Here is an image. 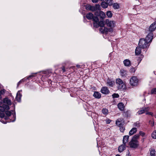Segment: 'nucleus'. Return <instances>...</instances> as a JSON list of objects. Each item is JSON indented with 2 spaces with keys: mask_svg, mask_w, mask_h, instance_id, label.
Instances as JSON below:
<instances>
[{
  "mask_svg": "<svg viewBox=\"0 0 156 156\" xmlns=\"http://www.w3.org/2000/svg\"><path fill=\"white\" fill-rule=\"evenodd\" d=\"M113 7L115 9H118L119 7V5L117 3H114L113 4Z\"/></svg>",
  "mask_w": 156,
  "mask_h": 156,
  "instance_id": "28",
  "label": "nucleus"
},
{
  "mask_svg": "<svg viewBox=\"0 0 156 156\" xmlns=\"http://www.w3.org/2000/svg\"><path fill=\"white\" fill-rule=\"evenodd\" d=\"M94 96L96 98H100L101 97V94L98 91H95L93 94Z\"/></svg>",
  "mask_w": 156,
  "mask_h": 156,
  "instance_id": "21",
  "label": "nucleus"
},
{
  "mask_svg": "<svg viewBox=\"0 0 156 156\" xmlns=\"http://www.w3.org/2000/svg\"><path fill=\"white\" fill-rule=\"evenodd\" d=\"M95 16H94L93 14L91 13H89L86 15V17L88 20L92 19L93 21V18Z\"/></svg>",
  "mask_w": 156,
  "mask_h": 156,
  "instance_id": "24",
  "label": "nucleus"
},
{
  "mask_svg": "<svg viewBox=\"0 0 156 156\" xmlns=\"http://www.w3.org/2000/svg\"><path fill=\"white\" fill-rule=\"evenodd\" d=\"M149 109L148 107H143L139 110L137 112V114L141 115L143 114L146 112L148 111Z\"/></svg>",
  "mask_w": 156,
  "mask_h": 156,
  "instance_id": "8",
  "label": "nucleus"
},
{
  "mask_svg": "<svg viewBox=\"0 0 156 156\" xmlns=\"http://www.w3.org/2000/svg\"><path fill=\"white\" fill-rule=\"evenodd\" d=\"M128 156H130L128 155Z\"/></svg>",
  "mask_w": 156,
  "mask_h": 156,
  "instance_id": "57",
  "label": "nucleus"
},
{
  "mask_svg": "<svg viewBox=\"0 0 156 156\" xmlns=\"http://www.w3.org/2000/svg\"><path fill=\"white\" fill-rule=\"evenodd\" d=\"M130 71L132 73H134L135 71V69L133 67L131 68L130 69Z\"/></svg>",
  "mask_w": 156,
  "mask_h": 156,
  "instance_id": "45",
  "label": "nucleus"
},
{
  "mask_svg": "<svg viewBox=\"0 0 156 156\" xmlns=\"http://www.w3.org/2000/svg\"><path fill=\"white\" fill-rule=\"evenodd\" d=\"M126 145L123 144L119 146L118 148V151L120 152H122L125 149H126Z\"/></svg>",
  "mask_w": 156,
  "mask_h": 156,
  "instance_id": "17",
  "label": "nucleus"
},
{
  "mask_svg": "<svg viewBox=\"0 0 156 156\" xmlns=\"http://www.w3.org/2000/svg\"><path fill=\"white\" fill-rule=\"evenodd\" d=\"M152 113L150 112H148L146 113V114L147 115H152Z\"/></svg>",
  "mask_w": 156,
  "mask_h": 156,
  "instance_id": "48",
  "label": "nucleus"
},
{
  "mask_svg": "<svg viewBox=\"0 0 156 156\" xmlns=\"http://www.w3.org/2000/svg\"><path fill=\"white\" fill-rule=\"evenodd\" d=\"M139 134L140 135V136L141 135L142 136H144L145 135V133L142 131H140V132Z\"/></svg>",
  "mask_w": 156,
  "mask_h": 156,
  "instance_id": "42",
  "label": "nucleus"
},
{
  "mask_svg": "<svg viewBox=\"0 0 156 156\" xmlns=\"http://www.w3.org/2000/svg\"><path fill=\"white\" fill-rule=\"evenodd\" d=\"M138 80L136 76L132 77L130 80V83L131 86H136L138 83Z\"/></svg>",
  "mask_w": 156,
  "mask_h": 156,
  "instance_id": "5",
  "label": "nucleus"
},
{
  "mask_svg": "<svg viewBox=\"0 0 156 156\" xmlns=\"http://www.w3.org/2000/svg\"><path fill=\"white\" fill-rule=\"evenodd\" d=\"M124 122V121L122 119H119L116 121V124L118 126H121Z\"/></svg>",
  "mask_w": 156,
  "mask_h": 156,
  "instance_id": "16",
  "label": "nucleus"
},
{
  "mask_svg": "<svg viewBox=\"0 0 156 156\" xmlns=\"http://www.w3.org/2000/svg\"><path fill=\"white\" fill-rule=\"evenodd\" d=\"M140 136L139 134H137L135 135L132 138V139L133 140H137V139H138Z\"/></svg>",
  "mask_w": 156,
  "mask_h": 156,
  "instance_id": "32",
  "label": "nucleus"
},
{
  "mask_svg": "<svg viewBox=\"0 0 156 156\" xmlns=\"http://www.w3.org/2000/svg\"><path fill=\"white\" fill-rule=\"evenodd\" d=\"M100 9V5L98 4H96L95 5H91L90 11H94L99 10Z\"/></svg>",
  "mask_w": 156,
  "mask_h": 156,
  "instance_id": "11",
  "label": "nucleus"
},
{
  "mask_svg": "<svg viewBox=\"0 0 156 156\" xmlns=\"http://www.w3.org/2000/svg\"><path fill=\"white\" fill-rule=\"evenodd\" d=\"M34 76V74H32V75L29 76L27 79L28 80L32 78Z\"/></svg>",
  "mask_w": 156,
  "mask_h": 156,
  "instance_id": "44",
  "label": "nucleus"
},
{
  "mask_svg": "<svg viewBox=\"0 0 156 156\" xmlns=\"http://www.w3.org/2000/svg\"><path fill=\"white\" fill-rule=\"evenodd\" d=\"M62 70L63 71V72H64L66 71V70L65 69V68L64 67H63L62 68Z\"/></svg>",
  "mask_w": 156,
  "mask_h": 156,
  "instance_id": "52",
  "label": "nucleus"
},
{
  "mask_svg": "<svg viewBox=\"0 0 156 156\" xmlns=\"http://www.w3.org/2000/svg\"><path fill=\"white\" fill-rule=\"evenodd\" d=\"M115 83L114 81H112L109 79L107 80L106 84L107 86L110 87H112L115 85Z\"/></svg>",
  "mask_w": 156,
  "mask_h": 156,
  "instance_id": "14",
  "label": "nucleus"
},
{
  "mask_svg": "<svg viewBox=\"0 0 156 156\" xmlns=\"http://www.w3.org/2000/svg\"><path fill=\"white\" fill-rule=\"evenodd\" d=\"M141 60H142V58H141L139 57V58H138V65H139V64L140 63V62H141Z\"/></svg>",
  "mask_w": 156,
  "mask_h": 156,
  "instance_id": "47",
  "label": "nucleus"
},
{
  "mask_svg": "<svg viewBox=\"0 0 156 156\" xmlns=\"http://www.w3.org/2000/svg\"><path fill=\"white\" fill-rule=\"evenodd\" d=\"M3 102L4 103L6 104L7 105H10L12 104V102L8 98H6L3 100Z\"/></svg>",
  "mask_w": 156,
  "mask_h": 156,
  "instance_id": "18",
  "label": "nucleus"
},
{
  "mask_svg": "<svg viewBox=\"0 0 156 156\" xmlns=\"http://www.w3.org/2000/svg\"><path fill=\"white\" fill-rule=\"evenodd\" d=\"M102 113L104 115H107L108 113V110L106 108H103L102 110Z\"/></svg>",
  "mask_w": 156,
  "mask_h": 156,
  "instance_id": "31",
  "label": "nucleus"
},
{
  "mask_svg": "<svg viewBox=\"0 0 156 156\" xmlns=\"http://www.w3.org/2000/svg\"><path fill=\"white\" fill-rule=\"evenodd\" d=\"M139 123L137 122L134 123V126L137 127H139L140 126Z\"/></svg>",
  "mask_w": 156,
  "mask_h": 156,
  "instance_id": "43",
  "label": "nucleus"
},
{
  "mask_svg": "<svg viewBox=\"0 0 156 156\" xmlns=\"http://www.w3.org/2000/svg\"><path fill=\"white\" fill-rule=\"evenodd\" d=\"M112 97L113 98H119V96L118 94H114L112 95Z\"/></svg>",
  "mask_w": 156,
  "mask_h": 156,
  "instance_id": "37",
  "label": "nucleus"
},
{
  "mask_svg": "<svg viewBox=\"0 0 156 156\" xmlns=\"http://www.w3.org/2000/svg\"><path fill=\"white\" fill-rule=\"evenodd\" d=\"M107 3H108V4L109 5H111L112 4V2L111 0H107Z\"/></svg>",
  "mask_w": 156,
  "mask_h": 156,
  "instance_id": "39",
  "label": "nucleus"
},
{
  "mask_svg": "<svg viewBox=\"0 0 156 156\" xmlns=\"http://www.w3.org/2000/svg\"><path fill=\"white\" fill-rule=\"evenodd\" d=\"M41 75H42V77L46 76V77H48L50 76V74L51 73V72L49 70H47L41 72Z\"/></svg>",
  "mask_w": 156,
  "mask_h": 156,
  "instance_id": "9",
  "label": "nucleus"
},
{
  "mask_svg": "<svg viewBox=\"0 0 156 156\" xmlns=\"http://www.w3.org/2000/svg\"><path fill=\"white\" fill-rule=\"evenodd\" d=\"M100 31L102 33H104L105 32H107L108 29L105 28V27H104L103 28H102L100 29Z\"/></svg>",
  "mask_w": 156,
  "mask_h": 156,
  "instance_id": "29",
  "label": "nucleus"
},
{
  "mask_svg": "<svg viewBox=\"0 0 156 156\" xmlns=\"http://www.w3.org/2000/svg\"><path fill=\"white\" fill-rule=\"evenodd\" d=\"M151 94H156V88H154L151 90Z\"/></svg>",
  "mask_w": 156,
  "mask_h": 156,
  "instance_id": "36",
  "label": "nucleus"
},
{
  "mask_svg": "<svg viewBox=\"0 0 156 156\" xmlns=\"http://www.w3.org/2000/svg\"><path fill=\"white\" fill-rule=\"evenodd\" d=\"M129 146L130 147L135 148L137 147L138 144V141L137 140H133L132 139L131 141L129 143Z\"/></svg>",
  "mask_w": 156,
  "mask_h": 156,
  "instance_id": "6",
  "label": "nucleus"
},
{
  "mask_svg": "<svg viewBox=\"0 0 156 156\" xmlns=\"http://www.w3.org/2000/svg\"><path fill=\"white\" fill-rule=\"evenodd\" d=\"M128 72L126 70L124 69H122L120 71V73L121 76L123 77H125L127 75Z\"/></svg>",
  "mask_w": 156,
  "mask_h": 156,
  "instance_id": "13",
  "label": "nucleus"
},
{
  "mask_svg": "<svg viewBox=\"0 0 156 156\" xmlns=\"http://www.w3.org/2000/svg\"><path fill=\"white\" fill-rule=\"evenodd\" d=\"M153 33H149L146 37L145 39H140L138 43L139 46L142 48L144 49L148 48L150 45L153 38Z\"/></svg>",
  "mask_w": 156,
  "mask_h": 156,
  "instance_id": "1",
  "label": "nucleus"
},
{
  "mask_svg": "<svg viewBox=\"0 0 156 156\" xmlns=\"http://www.w3.org/2000/svg\"><path fill=\"white\" fill-rule=\"evenodd\" d=\"M92 1L93 3H97L98 2V0H92Z\"/></svg>",
  "mask_w": 156,
  "mask_h": 156,
  "instance_id": "49",
  "label": "nucleus"
},
{
  "mask_svg": "<svg viewBox=\"0 0 156 156\" xmlns=\"http://www.w3.org/2000/svg\"><path fill=\"white\" fill-rule=\"evenodd\" d=\"M25 80V79H23L21 80H20L19 82H18V83H17V87H18L19 85L21 83H22V82H24Z\"/></svg>",
  "mask_w": 156,
  "mask_h": 156,
  "instance_id": "40",
  "label": "nucleus"
},
{
  "mask_svg": "<svg viewBox=\"0 0 156 156\" xmlns=\"http://www.w3.org/2000/svg\"><path fill=\"white\" fill-rule=\"evenodd\" d=\"M5 113L8 116H10L12 115V116L13 119H11L10 122H14L15 121L16 119V115L14 110H12L11 111H6L5 112Z\"/></svg>",
  "mask_w": 156,
  "mask_h": 156,
  "instance_id": "4",
  "label": "nucleus"
},
{
  "mask_svg": "<svg viewBox=\"0 0 156 156\" xmlns=\"http://www.w3.org/2000/svg\"><path fill=\"white\" fill-rule=\"evenodd\" d=\"M76 66H77V67L78 68H80V66H79V65H77Z\"/></svg>",
  "mask_w": 156,
  "mask_h": 156,
  "instance_id": "53",
  "label": "nucleus"
},
{
  "mask_svg": "<svg viewBox=\"0 0 156 156\" xmlns=\"http://www.w3.org/2000/svg\"><path fill=\"white\" fill-rule=\"evenodd\" d=\"M99 14V13L98 12H95V15L96 16H98Z\"/></svg>",
  "mask_w": 156,
  "mask_h": 156,
  "instance_id": "51",
  "label": "nucleus"
},
{
  "mask_svg": "<svg viewBox=\"0 0 156 156\" xmlns=\"http://www.w3.org/2000/svg\"><path fill=\"white\" fill-rule=\"evenodd\" d=\"M116 156H120L119 155L117 154L116 155Z\"/></svg>",
  "mask_w": 156,
  "mask_h": 156,
  "instance_id": "55",
  "label": "nucleus"
},
{
  "mask_svg": "<svg viewBox=\"0 0 156 156\" xmlns=\"http://www.w3.org/2000/svg\"><path fill=\"white\" fill-rule=\"evenodd\" d=\"M123 64L126 66L129 67L131 65L130 61L128 59H126L123 61Z\"/></svg>",
  "mask_w": 156,
  "mask_h": 156,
  "instance_id": "15",
  "label": "nucleus"
},
{
  "mask_svg": "<svg viewBox=\"0 0 156 156\" xmlns=\"http://www.w3.org/2000/svg\"><path fill=\"white\" fill-rule=\"evenodd\" d=\"M120 127V130L121 131V132H123L125 130V128L123 127V126H119Z\"/></svg>",
  "mask_w": 156,
  "mask_h": 156,
  "instance_id": "41",
  "label": "nucleus"
},
{
  "mask_svg": "<svg viewBox=\"0 0 156 156\" xmlns=\"http://www.w3.org/2000/svg\"><path fill=\"white\" fill-rule=\"evenodd\" d=\"M20 91H19L17 93L16 96V100L18 102H20L21 100V98L22 97V95L20 93Z\"/></svg>",
  "mask_w": 156,
  "mask_h": 156,
  "instance_id": "20",
  "label": "nucleus"
},
{
  "mask_svg": "<svg viewBox=\"0 0 156 156\" xmlns=\"http://www.w3.org/2000/svg\"><path fill=\"white\" fill-rule=\"evenodd\" d=\"M119 109L121 111H122L124 110L125 106L124 104L122 102L119 103L117 105Z\"/></svg>",
  "mask_w": 156,
  "mask_h": 156,
  "instance_id": "19",
  "label": "nucleus"
},
{
  "mask_svg": "<svg viewBox=\"0 0 156 156\" xmlns=\"http://www.w3.org/2000/svg\"><path fill=\"white\" fill-rule=\"evenodd\" d=\"M99 15L101 17L102 19L105 18L106 16L105 14L102 11L99 12Z\"/></svg>",
  "mask_w": 156,
  "mask_h": 156,
  "instance_id": "27",
  "label": "nucleus"
},
{
  "mask_svg": "<svg viewBox=\"0 0 156 156\" xmlns=\"http://www.w3.org/2000/svg\"><path fill=\"white\" fill-rule=\"evenodd\" d=\"M141 48L140 47H139V46L138 47H137L135 51V53L136 55H138L139 54H140L141 52Z\"/></svg>",
  "mask_w": 156,
  "mask_h": 156,
  "instance_id": "23",
  "label": "nucleus"
},
{
  "mask_svg": "<svg viewBox=\"0 0 156 156\" xmlns=\"http://www.w3.org/2000/svg\"><path fill=\"white\" fill-rule=\"evenodd\" d=\"M106 23L107 26L110 27H113L115 26V22L113 21L106 19Z\"/></svg>",
  "mask_w": 156,
  "mask_h": 156,
  "instance_id": "7",
  "label": "nucleus"
},
{
  "mask_svg": "<svg viewBox=\"0 0 156 156\" xmlns=\"http://www.w3.org/2000/svg\"><path fill=\"white\" fill-rule=\"evenodd\" d=\"M149 122H151V126H154V122H151V121H150Z\"/></svg>",
  "mask_w": 156,
  "mask_h": 156,
  "instance_id": "50",
  "label": "nucleus"
},
{
  "mask_svg": "<svg viewBox=\"0 0 156 156\" xmlns=\"http://www.w3.org/2000/svg\"><path fill=\"white\" fill-rule=\"evenodd\" d=\"M6 123V122H4V124H5V123Z\"/></svg>",
  "mask_w": 156,
  "mask_h": 156,
  "instance_id": "56",
  "label": "nucleus"
},
{
  "mask_svg": "<svg viewBox=\"0 0 156 156\" xmlns=\"http://www.w3.org/2000/svg\"><path fill=\"white\" fill-rule=\"evenodd\" d=\"M111 122V120H109V119H107L106 120V123L107 124H109V123H110V122Z\"/></svg>",
  "mask_w": 156,
  "mask_h": 156,
  "instance_id": "46",
  "label": "nucleus"
},
{
  "mask_svg": "<svg viewBox=\"0 0 156 156\" xmlns=\"http://www.w3.org/2000/svg\"><path fill=\"white\" fill-rule=\"evenodd\" d=\"M156 28V23L154 22L152 23L150 26L149 28V31L150 33H152V32L154 31Z\"/></svg>",
  "mask_w": 156,
  "mask_h": 156,
  "instance_id": "12",
  "label": "nucleus"
},
{
  "mask_svg": "<svg viewBox=\"0 0 156 156\" xmlns=\"http://www.w3.org/2000/svg\"><path fill=\"white\" fill-rule=\"evenodd\" d=\"M106 14L107 16L109 18H111L112 16V13L110 11H108Z\"/></svg>",
  "mask_w": 156,
  "mask_h": 156,
  "instance_id": "35",
  "label": "nucleus"
},
{
  "mask_svg": "<svg viewBox=\"0 0 156 156\" xmlns=\"http://www.w3.org/2000/svg\"><path fill=\"white\" fill-rule=\"evenodd\" d=\"M137 131V129L136 128L134 127L132 129L129 131V135L131 136L135 133Z\"/></svg>",
  "mask_w": 156,
  "mask_h": 156,
  "instance_id": "25",
  "label": "nucleus"
},
{
  "mask_svg": "<svg viewBox=\"0 0 156 156\" xmlns=\"http://www.w3.org/2000/svg\"><path fill=\"white\" fill-rule=\"evenodd\" d=\"M91 5H87L85 6V9L88 10H90Z\"/></svg>",
  "mask_w": 156,
  "mask_h": 156,
  "instance_id": "34",
  "label": "nucleus"
},
{
  "mask_svg": "<svg viewBox=\"0 0 156 156\" xmlns=\"http://www.w3.org/2000/svg\"><path fill=\"white\" fill-rule=\"evenodd\" d=\"M151 136L153 139H156V130H154L151 134Z\"/></svg>",
  "mask_w": 156,
  "mask_h": 156,
  "instance_id": "33",
  "label": "nucleus"
},
{
  "mask_svg": "<svg viewBox=\"0 0 156 156\" xmlns=\"http://www.w3.org/2000/svg\"><path fill=\"white\" fill-rule=\"evenodd\" d=\"M93 25L95 27L98 28L99 27H103L104 26V22L103 21H99L98 18L95 17L93 18Z\"/></svg>",
  "mask_w": 156,
  "mask_h": 156,
  "instance_id": "3",
  "label": "nucleus"
},
{
  "mask_svg": "<svg viewBox=\"0 0 156 156\" xmlns=\"http://www.w3.org/2000/svg\"><path fill=\"white\" fill-rule=\"evenodd\" d=\"M116 85L117 88L121 90H124L126 88V86L122 80L120 78L116 80Z\"/></svg>",
  "mask_w": 156,
  "mask_h": 156,
  "instance_id": "2",
  "label": "nucleus"
},
{
  "mask_svg": "<svg viewBox=\"0 0 156 156\" xmlns=\"http://www.w3.org/2000/svg\"><path fill=\"white\" fill-rule=\"evenodd\" d=\"M5 93V90L4 89L2 90H0V99H1L2 98L1 95Z\"/></svg>",
  "mask_w": 156,
  "mask_h": 156,
  "instance_id": "38",
  "label": "nucleus"
},
{
  "mask_svg": "<svg viewBox=\"0 0 156 156\" xmlns=\"http://www.w3.org/2000/svg\"><path fill=\"white\" fill-rule=\"evenodd\" d=\"M129 136H123V143L126 145V144L129 141Z\"/></svg>",
  "mask_w": 156,
  "mask_h": 156,
  "instance_id": "22",
  "label": "nucleus"
},
{
  "mask_svg": "<svg viewBox=\"0 0 156 156\" xmlns=\"http://www.w3.org/2000/svg\"><path fill=\"white\" fill-rule=\"evenodd\" d=\"M150 156H155V151L154 150L152 149L150 152Z\"/></svg>",
  "mask_w": 156,
  "mask_h": 156,
  "instance_id": "30",
  "label": "nucleus"
},
{
  "mask_svg": "<svg viewBox=\"0 0 156 156\" xmlns=\"http://www.w3.org/2000/svg\"><path fill=\"white\" fill-rule=\"evenodd\" d=\"M101 5L104 8H106L108 6V3L105 2H102L101 3Z\"/></svg>",
  "mask_w": 156,
  "mask_h": 156,
  "instance_id": "26",
  "label": "nucleus"
},
{
  "mask_svg": "<svg viewBox=\"0 0 156 156\" xmlns=\"http://www.w3.org/2000/svg\"><path fill=\"white\" fill-rule=\"evenodd\" d=\"M101 92L102 94H108L110 92L108 88L106 87H102L101 89Z\"/></svg>",
  "mask_w": 156,
  "mask_h": 156,
  "instance_id": "10",
  "label": "nucleus"
},
{
  "mask_svg": "<svg viewBox=\"0 0 156 156\" xmlns=\"http://www.w3.org/2000/svg\"><path fill=\"white\" fill-rule=\"evenodd\" d=\"M1 101H2V100L1 99ZM2 101H0V105H2Z\"/></svg>",
  "mask_w": 156,
  "mask_h": 156,
  "instance_id": "54",
  "label": "nucleus"
}]
</instances>
